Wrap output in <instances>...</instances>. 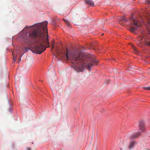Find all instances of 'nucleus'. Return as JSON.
<instances>
[{
    "mask_svg": "<svg viewBox=\"0 0 150 150\" xmlns=\"http://www.w3.org/2000/svg\"><path fill=\"white\" fill-rule=\"evenodd\" d=\"M129 20L130 21V23L127 25V26L129 27V30L132 32L136 31L141 25L139 21L134 19L133 17L127 18L125 17H122L120 18V20L123 22H127Z\"/></svg>",
    "mask_w": 150,
    "mask_h": 150,
    "instance_id": "obj_3",
    "label": "nucleus"
},
{
    "mask_svg": "<svg viewBox=\"0 0 150 150\" xmlns=\"http://www.w3.org/2000/svg\"><path fill=\"white\" fill-rule=\"evenodd\" d=\"M54 42H52V49H53L54 47Z\"/></svg>",
    "mask_w": 150,
    "mask_h": 150,
    "instance_id": "obj_17",
    "label": "nucleus"
},
{
    "mask_svg": "<svg viewBox=\"0 0 150 150\" xmlns=\"http://www.w3.org/2000/svg\"><path fill=\"white\" fill-rule=\"evenodd\" d=\"M28 150H31V149L30 148H28Z\"/></svg>",
    "mask_w": 150,
    "mask_h": 150,
    "instance_id": "obj_18",
    "label": "nucleus"
},
{
    "mask_svg": "<svg viewBox=\"0 0 150 150\" xmlns=\"http://www.w3.org/2000/svg\"><path fill=\"white\" fill-rule=\"evenodd\" d=\"M66 56L67 59H70L72 63L81 65V67H78L76 68L77 72L82 71L83 68H86L90 70L91 67L96 65L98 62V61L92 54L81 55L72 53L69 56L67 51Z\"/></svg>",
    "mask_w": 150,
    "mask_h": 150,
    "instance_id": "obj_2",
    "label": "nucleus"
},
{
    "mask_svg": "<svg viewBox=\"0 0 150 150\" xmlns=\"http://www.w3.org/2000/svg\"><path fill=\"white\" fill-rule=\"evenodd\" d=\"M145 3L146 4L150 5V0H146Z\"/></svg>",
    "mask_w": 150,
    "mask_h": 150,
    "instance_id": "obj_13",
    "label": "nucleus"
},
{
    "mask_svg": "<svg viewBox=\"0 0 150 150\" xmlns=\"http://www.w3.org/2000/svg\"><path fill=\"white\" fill-rule=\"evenodd\" d=\"M135 41L137 44L140 47H142L143 45H150V33L146 35L143 34L138 37Z\"/></svg>",
    "mask_w": 150,
    "mask_h": 150,
    "instance_id": "obj_4",
    "label": "nucleus"
},
{
    "mask_svg": "<svg viewBox=\"0 0 150 150\" xmlns=\"http://www.w3.org/2000/svg\"><path fill=\"white\" fill-rule=\"evenodd\" d=\"M136 144L135 142L134 141H130L128 146V148L129 149H132L134 147V145Z\"/></svg>",
    "mask_w": 150,
    "mask_h": 150,
    "instance_id": "obj_8",
    "label": "nucleus"
},
{
    "mask_svg": "<svg viewBox=\"0 0 150 150\" xmlns=\"http://www.w3.org/2000/svg\"><path fill=\"white\" fill-rule=\"evenodd\" d=\"M63 20L64 21V22L65 23L66 25L70 27V23L67 20H66L65 19H63Z\"/></svg>",
    "mask_w": 150,
    "mask_h": 150,
    "instance_id": "obj_11",
    "label": "nucleus"
},
{
    "mask_svg": "<svg viewBox=\"0 0 150 150\" xmlns=\"http://www.w3.org/2000/svg\"><path fill=\"white\" fill-rule=\"evenodd\" d=\"M23 55V54L22 55H20L19 56V58L18 59V63H19L21 61V58L22 56V55Z\"/></svg>",
    "mask_w": 150,
    "mask_h": 150,
    "instance_id": "obj_16",
    "label": "nucleus"
},
{
    "mask_svg": "<svg viewBox=\"0 0 150 150\" xmlns=\"http://www.w3.org/2000/svg\"><path fill=\"white\" fill-rule=\"evenodd\" d=\"M141 133L138 132L134 134H131L129 136V137L132 139H136L141 135Z\"/></svg>",
    "mask_w": 150,
    "mask_h": 150,
    "instance_id": "obj_7",
    "label": "nucleus"
},
{
    "mask_svg": "<svg viewBox=\"0 0 150 150\" xmlns=\"http://www.w3.org/2000/svg\"><path fill=\"white\" fill-rule=\"evenodd\" d=\"M144 90H149L150 91V86H148L146 87H144Z\"/></svg>",
    "mask_w": 150,
    "mask_h": 150,
    "instance_id": "obj_14",
    "label": "nucleus"
},
{
    "mask_svg": "<svg viewBox=\"0 0 150 150\" xmlns=\"http://www.w3.org/2000/svg\"><path fill=\"white\" fill-rule=\"evenodd\" d=\"M146 19L148 25H147V30L149 32L150 30V13H148L146 16Z\"/></svg>",
    "mask_w": 150,
    "mask_h": 150,
    "instance_id": "obj_6",
    "label": "nucleus"
},
{
    "mask_svg": "<svg viewBox=\"0 0 150 150\" xmlns=\"http://www.w3.org/2000/svg\"><path fill=\"white\" fill-rule=\"evenodd\" d=\"M139 129L142 131V132H144L145 130V122L143 120H141L139 122Z\"/></svg>",
    "mask_w": 150,
    "mask_h": 150,
    "instance_id": "obj_5",
    "label": "nucleus"
},
{
    "mask_svg": "<svg viewBox=\"0 0 150 150\" xmlns=\"http://www.w3.org/2000/svg\"><path fill=\"white\" fill-rule=\"evenodd\" d=\"M120 150H123V149L122 148H120Z\"/></svg>",
    "mask_w": 150,
    "mask_h": 150,
    "instance_id": "obj_19",
    "label": "nucleus"
},
{
    "mask_svg": "<svg viewBox=\"0 0 150 150\" xmlns=\"http://www.w3.org/2000/svg\"><path fill=\"white\" fill-rule=\"evenodd\" d=\"M86 3L87 4L90 6H94V4L93 1L91 0H86Z\"/></svg>",
    "mask_w": 150,
    "mask_h": 150,
    "instance_id": "obj_9",
    "label": "nucleus"
},
{
    "mask_svg": "<svg viewBox=\"0 0 150 150\" xmlns=\"http://www.w3.org/2000/svg\"><path fill=\"white\" fill-rule=\"evenodd\" d=\"M30 49V48H29L25 47L24 48V50L25 51V52H27L28 51V50Z\"/></svg>",
    "mask_w": 150,
    "mask_h": 150,
    "instance_id": "obj_15",
    "label": "nucleus"
},
{
    "mask_svg": "<svg viewBox=\"0 0 150 150\" xmlns=\"http://www.w3.org/2000/svg\"><path fill=\"white\" fill-rule=\"evenodd\" d=\"M12 54L13 56V60L14 62V63H15V62L16 61V56L15 57L13 52V53Z\"/></svg>",
    "mask_w": 150,
    "mask_h": 150,
    "instance_id": "obj_12",
    "label": "nucleus"
},
{
    "mask_svg": "<svg viewBox=\"0 0 150 150\" xmlns=\"http://www.w3.org/2000/svg\"><path fill=\"white\" fill-rule=\"evenodd\" d=\"M133 48L134 51V52L136 54H139V52L137 50V48L134 46L133 47Z\"/></svg>",
    "mask_w": 150,
    "mask_h": 150,
    "instance_id": "obj_10",
    "label": "nucleus"
},
{
    "mask_svg": "<svg viewBox=\"0 0 150 150\" xmlns=\"http://www.w3.org/2000/svg\"><path fill=\"white\" fill-rule=\"evenodd\" d=\"M47 22L45 21L38 23L30 26L26 27L28 32L25 34L24 38L28 39L29 38L38 40L32 47L33 53L41 54L46 49L50 47L48 37Z\"/></svg>",
    "mask_w": 150,
    "mask_h": 150,
    "instance_id": "obj_1",
    "label": "nucleus"
}]
</instances>
